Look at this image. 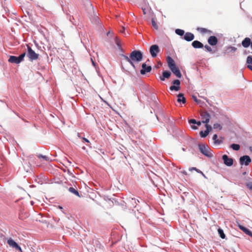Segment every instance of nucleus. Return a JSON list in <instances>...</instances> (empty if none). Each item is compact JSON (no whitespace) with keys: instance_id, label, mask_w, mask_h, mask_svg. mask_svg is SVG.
<instances>
[{"instance_id":"5fc2aeb1","label":"nucleus","mask_w":252,"mask_h":252,"mask_svg":"<svg viewBox=\"0 0 252 252\" xmlns=\"http://www.w3.org/2000/svg\"><path fill=\"white\" fill-rule=\"evenodd\" d=\"M249 52H247V51H245L244 52V55H247Z\"/></svg>"},{"instance_id":"a18cd8bd","label":"nucleus","mask_w":252,"mask_h":252,"mask_svg":"<svg viewBox=\"0 0 252 252\" xmlns=\"http://www.w3.org/2000/svg\"><path fill=\"white\" fill-rule=\"evenodd\" d=\"M202 123V121H196V123H195V125H197L198 126H200L201 125Z\"/></svg>"},{"instance_id":"c85d7f7f","label":"nucleus","mask_w":252,"mask_h":252,"mask_svg":"<svg viewBox=\"0 0 252 252\" xmlns=\"http://www.w3.org/2000/svg\"><path fill=\"white\" fill-rule=\"evenodd\" d=\"M230 147L234 151H239L240 149V146L238 144L232 143L230 145Z\"/></svg>"},{"instance_id":"412c9836","label":"nucleus","mask_w":252,"mask_h":252,"mask_svg":"<svg viewBox=\"0 0 252 252\" xmlns=\"http://www.w3.org/2000/svg\"><path fill=\"white\" fill-rule=\"evenodd\" d=\"M191 45L195 49H201L204 47L203 43L198 40H194L191 43Z\"/></svg>"},{"instance_id":"9b49d317","label":"nucleus","mask_w":252,"mask_h":252,"mask_svg":"<svg viewBox=\"0 0 252 252\" xmlns=\"http://www.w3.org/2000/svg\"><path fill=\"white\" fill-rule=\"evenodd\" d=\"M200 116L203 119L202 122L203 124H207L209 123L211 116L207 111H203L200 113Z\"/></svg>"},{"instance_id":"bb28decb","label":"nucleus","mask_w":252,"mask_h":252,"mask_svg":"<svg viewBox=\"0 0 252 252\" xmlns=\"http://www.w3.org/2000/svg\"><path fill=\"white\" fill-rule=\"evenodd\" d=\"M189 170L190 171H192V170H194L196 172H197V173H200L201 174L203 177L204 178H207L206 176H205V175L203 173V172H202L201 170H200L199 169H198V168H197L196 167H190L189 168Z\"/></svg>"},{"instance_id":"393cba45","label":"nucleus","mask_w":252,"mask_h":252,"mask_svg":"<svg viewBox=\"0 0 252 252\" xmlns=\"http://www.w3.org/2000/svg\"><path fill=\"white\" fill-rule=\"evenodd\" d=\"M237 48L236 47L230 45L226 47V50L224 52V54L235 53L237 51Z\"/></svg>"},{"instance_id":"bf43d9fd","label":"nucleus","mask_w":252,"mask_h":252,"mask_svg":"<svg viewBox=\"0 0 252 252\" xmlns=\"http://www.w3.org/2000/svg\"><path fill=\"white\" fill-rule=\"evenodd\" d=\"M250 46H251V49L252 50V40L251 41V44L250 45Z\"/></svg>"},{"instance_id":"cd10ccee","label":"nucleus","mask_w":252,"mask_h":252,"mask_svg":"<svg viewBox=\"0 0 252 252\" xmlns=\"http://www.w3.org/2000/svg\"><path fill=\"white\" fill-rule=\"evenodd\" d=\"M175 33L179 36H182L184 35L185 32L184 30L180 29H177L175 31Z\"/></svg>"},{"instance_id":"4d7b16f0","label":"nucleus","mask_w":252,"mask_h":252,"mask_svg":"<svg viewBox=\"0 0 252 252\" xmlns=\"http://www.w3.org/2000/svg\"><path fill=\"white\" fill-rule=\"evenodd\" d=\"M30 188H34L35 186L34 185H30Z\"/></svg>"},{"instance_id":"20e7f679","label":"nucleus","mask_w":252,"mask_h":252,"mask_svg":"<svg viewBox=\"0 0 252 252\" xmlns=\"http://www.w3.org/2000/svg\"><path fill=\"white\" fill-rule=\"evenodd\" d=\"M27 50L28 52L27 55L30 61L32 62L38 58L39 54L36 53L29 45H27Z\"/></svg>"},{"instance_id":"e2e57ef3","label":"nucleus","mask_w":252,"mask_h":252,"mask_svg":"<svg viewBox=\"0 0 252 252\" xmlns=\"http://www.w3.org/2000/svg\"><path fill=\"white\" fill-rule=\"evenodd\" d=\"M82 149L85 150L86 149V147L85 146H83L82 147Z\"/></svg>"},{"instance_id":"6ab92c4d","label":"nucleus","mask_w":252,"mask_h":252,"mask_svg":"<svg viewBox=\"0 0 252 252\" xmlns=\"http://www.w3.org/2000/svg\"><path fill=\"white\" fill-rule=\"evenodd\" d=\"M167 65L170 69L175 66L177 65L174 60L170 56H168L166 58Z\"/></svg>"},{"instance_id":"8fccbe9b","label":"nucleus","mask_w":252,"mask_h":252,"mask_svg":"<svg viewBox=\"0 0 252 252\" xmlns=\"http://www.w3.org/2000/svg\"><path fill=\"white\" fill-rule=\"evenodd\" d=\"M119 49L122 52H124V50L122 48V47H120L119 48Z\"/></svg>"},{"instance_id":"72a5a7b5","label":"nucleus","mask_w":252,"mask_h":252,"mask_svg":"<svg viewBox=\"0 0 252 252\" xmlns=\"http://www.w3.org/2000/svg\"><path fill=\"white\" fill-rule=\"evenodd\" d=\"M205 127L206 128L205 130L209 133H210V132L212 130V127L210 125H208V124H205Z\"/></svg>"},{"instance_id":"dca6fc26","label":"nucleus","mask_w":252,"mask_h":252,"mask_svg":"<svg viewBox=\"0 0 252 252\" xmlns=\"http://www.w3.org/2000/svg\"><path fill=\"white\" fill-rule=\"evenodd\" d=\"M194 35L190 32H187L185 33L183 39L185 40L190 42L192 41L194 39Z\"/></svg>"},{"instance_id":"a19ab883","label":"nucleus","mask_w":252,"mask_h":252,"mask_svg":"<svg viewBox=\"0 0 252 252\" xmlns=\"http://www.w3.org/2000/svg\"><path fill=\"white\" fill-rule=\"evenodd\" d=\"M189 123L190 124L195 125V123H196V120L194 119H191L189 120Z\"/></svg>"},{"instance_id":"680f3d73","label":"nucleus","mask_w":252,"mask_h":252,"mask_svg":"<svg viewBox=\"0 0 252 252\" xmlns=\"http://www.w3.org/2000/svg\"><path fill=\"white\" fill-rule=\"evenodd\" d=\"M144 2L146 4V3L147 2V0H143Z\"/></svg>"},{"instance_id":"39448f33","label":"nucleus","mask_w":252,"mask_h":252,"mask_svg":"<svg viewBox=\"0 0 252 252\" xmlns=\"http://www.w3.org/2000/svg\"><path fill=\"white\" fill-rule=\"evenodd\" d=\"M160 52L159 46L157 44H153L150 46L149 52L152 58H156Z\"/></svg>"},{"instance_id":"7ed1b4c3","label":"nucleus","mask_w":252,"mask_h":252,"mask_svg":"<svg viewBox=\"0 0 252 252\" xmlns=\"http://www.w3.org/2000/svg\"><path fill=\"white\" fill-rule=\"evenodd\" d=\"M26 55V52H24L20 54L19 56H10L8 61L12 63L19 64L24 60V58Z\"/></svg>"},{"instance_id":"0e129e2a","label":"nucleus","mask_w":252,"mask_h":252,"mask_svg":"<svg viewBox=\"0 0 252 252\" xmlns=\"http://www.w3.org/2000/svg\"><path fill=\"white\" fill-rule=\"evenodd\" d=\"M183 173L184 174H187L186 171L183 172Z\"/></svg>"},{"instance_id":"c9c22d12","label":"nucleus","mask_w":252,"mask_h":252,"mask_svg":"<svg viewBox=\"0 0 252 252\" xmlns=\"http://www.w3.org/2000/svg\"><path fill=\"white\" fill-rule=\"evenodd\" d=\"M38 157L39 158H42L44 159L46 161H48L49 160V158L48 157H47L46 156L42 155L41 154H39L38 156Z\"/></svg>"},{"instance_id":"338daca9","label":"nucleus","mask_w":252,"mask_h":252,"mask_svg":"<svg viewBox=\"0 0 252 252\" xmlns=\"http://www.w3.org/2000/svg\"><path fill=\"white\" fill-rule=\"evenodd\" d=\"M59 207L60 209H63V207L62 206H59Z\"/></svg>"},{"instance_id":"c756f323","label":"nucleus","mask_w":252,"mask_h":252,"mask_svg":"<svg viewBox=\"0 0 252 252\" xmlns=\"http://www.w3.org/2000/svg\"><path fill=\"white\" fill-rule=\"evenodd\" d=\"M218 234H219L220 237L221 239H224L225 238V235L224 233V231H223V229H221L220 227H219L218 229Z\"/></svg>"},{"instance_id":"13d9d810","label":"nucleus","mask_w":252,"mask_h":252,"mask_svg":"<svg viewBox=\"0 0 252 252\" xmlns=\"http://www.w3.org/2000/svg\"><path fill=\"white\" fill-rule=\"evenodd\" d=\"M156 115V117H157V120H158V122H160V121H159V119H158V116H157V115Z\"/></svg>"},{"instance_id":"f257e3e1","label":"nucleus","mask_w":252,"mask_h":252,"mask_svg":"<svg viewBox=\"0 0 252 252\" xmlns=\"http://www.w3.org/2000/svg\"><path fill=\"white\" fill-rule=\"evenodd\" d=\"M121 56L128 62L132 67L135 69L136 66L134 63H139L141 62L143 58L142 52L139 50H134L129 54V57L122 54Z\"/></svg>"},{"instance_id":"4468645a","label":"nucleus","mask_w":252,"mask_h":252,"mask_svg":"<svg viewBox=\"0 0 252 252\" xmlns=\"http://www.w3.org/2000/svg\"><path fill=\"white\" fill-rule=\"evenodd\" d=\"M208 44L212 46H216L218 43V39L215 35H211L208 38L207 40Z\"/></svg>"},{"instance_id":"3c124183","label":"nucleus","mask_w":252,"mask_h":252,"mask_svg":"<svg viewBox=\"0 0 252 252\" xmlns=\"http://www.w3.org/2000/svg\"><path fill=\"white\" fill-rule=\"evenodd\" d=\"M142 10H143V14H146L145 8H142Z\"/></svg>"},{"instance_id":"7c9ffc66","label":"nucleus","mask_w":252,"mask_h":252,"mask_svg":"<svg viewBox=\"0 0 252 252\" xmlns=\"http://www.w3.org/2000/svg\"><path fill=\"white\" fill-rule=\"evenodd\" d=\"M209 134L206 130H201L199 132V135L201 138L206 137Z\"/></svg>"},{"instance_id":"6e6d98bb","label":"nucleus","mask_w":252,"mask_h":252,"mask_svg":"<svg viewBox=\"0 0 252 252\" xmlns=\"http://www.w3.org/2000/svg\"><path fill=\"white\" fill-rule=\"evenodd\" d=\"M247 172L246 171H244V172L242 173V174L243 175H246L247 174Z\"/></svg>"},{"instance_id":"69168bd1","label":"nucleus","mask_w":252,"mask_h":252,"mask_svg":"<svg viewBox=\"0 0 252 252\" xmlns=\"http://www.w3.org/2000/svg\"><path fill=\"white\" fill-rule=\"evenodd\" d=\"M0 101L1 102H5V101L3 100H0Z\"/></svg>"},{"instance_id":"de8ad7c7","label":"nucleus","mask_w":252,"mask_h":252,"mask_svg":"<svg viewBox=\"0 0 252 252\" xmlns=\"http://www.w3.org/2000/svg\"><path fill=\"white\" fill-rule=\"evenodd\" d=\"M127 131L128 133H131L132 131V129L130 127H129L127 129Z\"/></svg>"},{"instance_id":"f704fd0d","label":"nucleus","mask_w":252,"mask_h":252,"mask_svg":"<svg viewBox=\"0 0 252 252\" xmlns=\"http://www.w3.org/2000/svg\"><path fill=\"white\" fill-rule=\"evenodd\" d=\"M152 25L153 27L154 28V29H155L156 30L158 29V27L154 18L152 19Z\"/></svg>"},{"instance_id":"37998d69","label":"nucleus","mask_w":252,"mask_h":252,"mask_svg":"<svg viewBox=\"0 0 252 252\" xmlns=\"http://www.w3.org/2000/svg\"><path fill=\"white\" fill-rule=\"evenodd\" d=\"M82 142L83 143H85V142H86V143H90V141L86 138L85 137H83L82 138Z\"/></svg>"},{"instance_id":"f8f14e48","label":"nucleus","mask_w":252,"mask_h":252,"mask_svg":"<svg viewBox=\"0 0 252 252\" xmlns=\"http://www.w3.org/2000/svg\"><path fill=\"white\" fill-rule=\"evenodd\" d=\"M141 69L140 70V73L142 75H145L147 73L150 72L152 69L151 65H147L145 63L142 64Z\"/></svg>"},{"instance_id":"5701e85b","label":"nucleus","mask_w":252,"mask_h":252,"mask_svg":"<svg viewBox=\"0 0 252 252\" xmlns=\"http://www.w3.org/2000/svg\"><path fill=\"white\" fill-rule=\"evenodd\" d=\"M177 101L180 103L185 104L186 102V99L182 93H179L177 95Z\"/></svg>"},{"instance_id":"9d476101","label":"nucleus","mask_w":252,"mask_h":252,"mask_svg":"<svg viewBox=\"0 0 252 252\" xmlns=\"http://www.w3.org/2000/svg\"><path fill=\"white\" fill-rule=\"evenodd\" d=\"M223 163L227 166L230 167L233 165L234 159L229 157L227 155H223L221 158Z\"/></svg>"},{"instance_id":"ea45409f","label":"nucleus","mask_w":252,"mask_h":252,"mask_svg":"<svg viewBox=\"0 0 252 252\" xmlns=\"http://www.w3.org/2000/svg\"><path fill=\"white\" fill-rule=\"evenodd\" d=\"M204 47L208 52H210V53L212 52V49L211 47L210 46H209V45H205V46H204Z\"/></svg>"},{"instance_id":"c03bdc74","label":"nucleus","mask_w":252,"mask_h":252,"mask_svg":"<svg viewBox=\"0 0 252 252\" xmlns=\"http://www.w3.org/2000/svg\"><path fill=\"white\" fill-rule=\"evenodd\" d=\"M152 99L154 101V103H155V104L157 105L158 104V102H157V98H156V96H155V95L153 96Z\"/></svg>"},{"instance_id":"603ef678","label":"nucleus","mask_w":252,"mask_h":252,"mask_svg":"<svg viewBox=\"0 0 252 252\" xmlns=\"http://www.w3.org/2000/svg\"><path fill=\"white\" fill-rule=\"evenodd\" d=\"M249 150L251 153H252V146L249 147Z\"/></svg>"},{"instance_id":"b1692460","label":"nucleus","mask_w":252,"mask_h":252,"mask_svg":"<svg viewBox=\"0 0 252 252\" xmlns=\"http://www.w3.org/2000/svg\"><path fill=\"white\" fill-rule=\"evenodd\" d=\"M246 63L248 68L252 71V56L249 55L247 57Z\"/></svg>"},{"instance_id":"864d4df0","label":"nucleus","mask_w":252,"mask_h":252,"mask_svg":"<svg viewBox=\"0 0 252 252\" xmlns=\"http://www.w3.org/2000/svg\"><path fill=\"white\" fill-rule=\"evenodd\" d=\"M181 198H182L183 201L184 202L185 201V198H184V197L183 195L181 196Z\"/></svg>"},{"instance_id":"1a4fd4ad","label":"nucleus","mask_w":252,"mask_h":252,"mask_svg":"<svg viewBox=\"0 0 252 252\" xmlns=\"http://www.w3.org/2000/svg\"><path fill=\"white\" fill-rule=\"evenodd\" d=\"M127 201L130 208H136L137 210H138V202H140L138 199L130 197L127 199Z\"/></svg>"},{"instance_id":"0eeeda50","label":"nucleus","mask_w":252,"mask_h":252,"mask_svg":"<svg viewBox=\"0 0 252 252\" xmlns=\"http://www.w3.org/2000/svg\"><path fill=\"white\" fill-rule=\"evenodd\" d=\"M181 81L179 79L174 80L172 83L171 85L169 87V90L171 91L177 92L181 89Z\"/></svg>"},{"instance_id":"aec40b11","label":"nucleus","mask_w":252,"mask_h":252,"mask_svg":"<svg viewBox=\"0 0 252 252\" xmlns=\"http://www.w3.org/2000/svg\"><path fill=\"white\" fill-rule=\"evenodd\" d=\"M251 39L249 37H245L242 41L241 44L244 48H248L251 44Z\"/></svg>"},{"instance_id":"774afa93","label":"nucleus","mask_w":252,"mask_h":252,"mask_svg":"<svg viewBox=\"0 0 252 252\" xmlns=\"http://www.w3.org/2000/svg\"><path fill=\"white\" fill-rule=\"evenodd\" d=\"M31 204H32V205H33V202L32 201H31Z\"/></svg>"},{"instance_id":"a211bd4d","label":"nucleus","mask_w":252,"mask_h":252,"mask_svg":"<svg viewBox=\"0 0 252 252\" xmlns=\"http://www.w3.org/2000/svg\"><path fill=\"white\" fill-rule=\"evenodd\" d=\"M171 73L169 70H163L162 75L159 77L160 79L162 81H165V79H168L170 77Z\"/></svg>"},{"instance_id":"a878e982","label":"nucleus","mask_w":252,"mask_h":252,"mask_svg":"<svg viewBox=\"0 0 252 252\" xmlns=\"http://www.w3.org/2000/svg\"><path fill=\"white\" fill-rule=\"evenodd\" d=\"M68 190L71 193L74 194V195H76L77 196H78L79 197H81V195H80V193L77 189H75L73 187H70L68 189Z\"/></svg>"},{"instance_id":"e433bc0d","label":"nucleus","mask_w":252,"mask_h":252,"mask_svg":"<svg viewBox=\"0 0 252 252\" xmlns=\"http://www.w3.org/2000/svg\"><path fill=\"white\" fill-rule=\"evenodd\" d=\"M246 186L250 190L252 191V182H250L246 183Z\"/></svg>"},{"instance_id":"473e14b6","label":"nucleus","mask_w":252,"mask_h":252,"mask_svg":"<svg viewBox=\"0 0 252 252\" xmlns=\"http://www.w3.org/2000/svg\"><path fill=\"white\" fill-rule=\"evenodd\" d=\"M213 128L214 129H217L219 128V130H221L222 128V126L218 123H215L213 125Z\"/></svg>"},{"instance_id":"58836bf2","label":"nucleus","mask_w":252,"mask_h":252,"mask_svg":"<svg viewBox=\"0 0 252 252\" xmlns=\"http://www.w3.org/2000/svg\"><path fill=\"white\" fill-rule=\"evenodd\" d=\"M115 42H116V44L118 49L119 48L121 47L120 41L119 40V39H118V38L117 37L116 38Z\"/></svg>"},{"instance_id":"ddd939ff","label":"nucleus","mask_w":252,"mask_h":252,"mask_svg":"<svg viewBox=\"0 0 252 252\" xmlns=\"http://www.w3.org/2000/svg\"><path fill=\"white\" fill-rule=\"evenodd\" d=\"M164 121L166 123H167L168 125V126L170 127V128L174 131L175 130H176V126L175 125V124L172 120H171L169 117L167 116H164Z\"/></svg>"},{"instance_id":"6e6552de","label":"nucleus","mask_w":252,"mask_h":252,"mask_svg":"<svg viewBox=\"0 0 252 252\" xmlns=\"http://www.w3.org/2000/svg\"><path fill=\"white\" fill-rule=\"evenodd\" d=\"M7 243L9 247L14 248L16 250L20 252H23L19 245L11 238H9L7 239Z\"/></svg>"},{"instance_id":"423d86ee","label":"nucleus","mask_w":252,"mask_h":252,"mask_svg":"<svg viewBox=\"0 0 252 252\" xmlns=\"http://www.w3.org/2000/svg\"><path fill=\"white\" fill-rule=\"evenodd\" d=\"M239 161L241 166H248L252 162V159L249 156L244 155L240 157Z\"/></svg>"},{"instance_id":"052dcab7","label":"nucleus","mask_w":252,"mask_h":252,"mask_svg":"<svg viewBox=\"0 0 252 252\" xmlns=\"http://www.w3.org/2000/svg\"><path fill=\"white\" fill-rule=\"evenodd\" d=\"M182 150L183 151H186V149H185V148H182Z\"/></svg>"},{"instance_id":"f03ea898","label":"nucleus","mask_w":252,"mask_h":252,"mask_svg":"<svg viewBox=\"0 0 252 252\" xmlns=\"http://www.w3.org/2000/svg\"><path fill=\"white\" fill-rule=\"evenodd\" d=\"M198 147L200 152L203 155L209 158H211L213 157V154L209 152V150L211 151V150L207 145L199 143Z\"/></svg>"},{"instance_id":"4c0bfd02","label":"nucleus","mask_w":252,"mask_h":252,"mask_svg":"<svg viewBox=\"0 0 252 252\" xmlns=\"http://www.w3.org/2000/svg\"><path fill=\"white\" fill-rule=\"evenodd\" d=\"M192 98L193 100L198 104H200L201 102V100L197 99V97L195 95H192Z\"/></svg>"},{"instance_id":"2f4dec72","label":"nucleus","mask_w":252,"mask_h":252,"mask_svg":"<svg viewBox=\"0 0 252 252\" xmlns=\"http://www.w3.org/2000/svg\"><path fill=\"white\" fill-rule=\"evenodd\" d=\"M197 30L198 31H200L202 33H205V32H209L211 33L212 31L207 30V29L204 28H198L197 29Z\"/></svg>"},{"instance_id":"49530a36","label":"nucleus","mask_w":252,"mask_h":252,"mask_svg":"<svg viewBox=\"0 0 252 252\" xmlns=\"http://www.w3.org/2000/svg\"><path fill=\"white\" fill-rule=\"evenodd\" d=\"M191 128L193 130H196L198 128L197 126L195 125L191 126Z\"/></svg>"},{"instance_id":"2eb2a0df","label":"nucleus","mask_w":252,"mask_h":252,"mask_svg":"<svg viewBox=\"0 0 252 252\" xmlns=\"http://www.w3.org/2000/svg\"><path fill=\"white\" fill-rule=\"evenodd\" d=\"M224 139V137L223 136H220V138H218V135L217 134H214L212 139L214 142V144L215 145H220L221 143H222L223 140Z\"/></svg>"},{"instance_id":"4be33fe9","label":"nucleus","mask_w":252,"mask_h":252,"mask_svg":"<svg viewBox=\"0 0 252 252\" xmlns=\"http://www.w3.org/2000/svg\"><path fill=\"white\" fill-rule=\"evenodd\" d=\"M239 228L246 234L252 237V231L250 229L242 225H239Z\"/></svg>"},{"instance_id":"79ce46f5","label":"nucleus","mask_w":252,"mask_h":252,"mask_svg":"<svg viewBox=\"0 0 252 252\" xmlns=\"http://www.w3.org/2000/svg\"><path fill=\"white\" fill-rule=\"evenodd\" d=\"M31 164L30 163H29V165L28 166V167L26 168V167H24V168H25V170L27 172H29L31 170Z\"/></svg>"},{"instance_id":"f3484780","label":"nucleus","mask_w":252,"mask_h":252,"mask_svg":"<svg viewBox=\"0 0 252 252\" xmlns=\"http://www.w3.org/2000/svg\"><path fill=\"white\" fill-rule=\"evenodd\" d=\"M170 70L177 78H181L182 77L181 71L177 65L171 68Z\"/></svg>"},{"instance_id":"09e8293b","label":"nucleus","mask_w":252,"mask_h":252,"mask_svg":"<svg viewBox=\"0 0 252 252\" xmlns=\"http://www.w3.org/2000/svg\"><path fill=\"white\" fill-rule=\"evenodd\" d=\"M91 61H92V64L94 66H95V63H94V62L93 60L92 59H91Z\"/></svg>"}]
</instances>
